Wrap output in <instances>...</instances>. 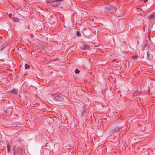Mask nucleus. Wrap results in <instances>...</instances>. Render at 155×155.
Instances as JSON below:
<instances>
[{
	"instance_id": "f257e3e1",
	"label": "nucleus",
	"mask_w": 155,
	"mask_h": 155,
	"mask_svg": "<svg viewBox=\"0 0 155 155\" xmlns=\"http://www.w3.org/2000/svg\"><path fill=\"white\" fill-rule=\"evenodd\" d=\"M63 0H47V3L48 4H49L52 6L56 7L58 6L60 4V2Z\"/></svg>"
},
{
	"instance_id": "f03ea898",
	"label": "nucleus",
	"mask_w": 155,
	"mask_h": 155,
	"mask_svg": "<svg viewBox=\"0 0 155 155\" xmlns=\"http://www.w3.org/2000/svg\"><path fill=\"white\" fill-rule=\"evenodd\" d=\"M53 98L54 100L58 101H62L64 100V98L60 94L54 95Z\"/></svg>"
},
{
	"instance_id": "7ed1b4c3",
	"label": "nucleus",
	"mask_w": 155,
	"mask_h": 155,
	"mask_svg": "<svg viewBox=\"0 0 155 155\" xmlns=\"http://www.w3.org/2000/svg\"><path fill=\"white\" fill-rule=\"evenodd\" d=\"M107 9L110 12L112 13L115 12L117 8L114 6H110L107 7Z\"/></svg>"
},
{
	"instance_id": "20e7f679",
	"label": "nucleus",
	"mask_w": 155,
	"mask_h": 155,
	"mask_svg": "<svg viewBox=\"0 0 155 155\" xmlns=\"http://www.w3.org/2000/svg\"><path fill=\"white\" fill-rule=\"evenodd\" d=\"M152 54L153 52L151 51H148L147 52V55L148 57L150 59H152L153 58Z\"/></svg>"
},
{
	"instance_id": "39448f33",
	"label": "nucleus",
	"mask_w": 155,
	"mask_h": 155,
	"mask_svg": "<svg viewBox=\"0 0 155 155\" xmlns=\"http://www.w3.org/2000/svg\"><path fill=\"white\" fill-rule=\"evenodd\" d=\"M81 48L82 49L84 50L86 49L89 50L90 48V47L88 45H84L83 46H82Z\"/></svg>"
},
{
	"instance_id": "423d86ee",
	"label": "nucleus",
	"mask_w": 155,
	"mask_h": 155,
	"mask_svg": "<svg viewBox=\"0 0 155 155\" xmlns=\"http://www.w3.org/2000/svg\"><path fill=\"white\" fill-rule=\"evenodd\" d=\"M138 56V55L135 54L132 56V59L134 61H136L137 60Z\"/></svg>"
},
{
	"instance_id": "0eeeda50",
	"label": "nucleus",
	"mask_w": 155,
	"mask_h": 155,
	"mask_svg": "<svg viewBox=\"0 0 155 155\" xmlns=\"http://www.w3.org/2000/svg\"><path fill=\"white\" fill-rule=\"evenodd\" d=\"M11 92L12 93H13L14 94H17L18 93V91L16 90H12L11 91Z\"/></svg>"
},
{
	"instance_id": "6e6552de",
	"label": "nucleus",
	"mask_w": 155,
	"mask_h": 155,
	"mask_svg": "<svg viewBox=\"0 0 155 155\" xmlns=\"http://www.w3.org/2000/svg\"><path fill=\"white\" fill-rule=\"evenodd\" d=\"M13 20L15 22H18L19 21V19L16 17H14Z\"/></svg>"
},
{
	"instance_id": "1a4fd4ad",
	"label": "nucleus",
	"mask_w": 155,
	"mask_h": 155,
	"mask_svg": "<svg viewBox=\"0 0 155 155\" xmlns=\"http://www.w3.org/2000/svg\"><path fill=\"white\" fill-rule=\"evenodd\" d=\"M155 18V15H151L149 18V20L152 19L154 18Z\"/></svg>"
},
{
	"instance_id": "9d476101",
	"label": "nucleus",
	"mask_w": 155,
	"mask_h": 155,
	"mask_svg": "<svg viewBox=\"0 0 155 155\" xmlns=\"http://www.w3.org/2000/svg\"><path fill=\"white\" fill-rule=\"evenodd\" d=\"M119 130V129L117 128L113 129L112 130V131H113V132L114 133V132H117V131H118Z\"/></svg>"
},
{
	"instance_id": "9b49d317",
	"label": "nucleus",
	"mask_w": 155,
	"mask_h": 155,
	"mask_svg": "<svg viewBox=\"0 0 155 155\" xmlns=\"http://www.w3.org/2000/svg\"><path fill=\"white\" fill-rule=\"evenodd\" d=\"M25 68L26 69H28L30 68V66L27 64H25Z\"/></svg>"
},
{
	"instance_id": "f8f14e48",
	"label": "nucleus",
	"mask_w": 155,
	"mask_h": 155,
	"mask_svg": "<svg viewBox=\"0 0 155 155\" xmlns=\"http://www.w3.org/2000/svg\"><path fill=\"white\" fill-rule=\"evenodd\" d=\"M76 35L77 36L80 37L81 36V33L78 31L76 32Z\"/></svg>"
},
{
	"instance_id": "ddd939ff",
	"label": "nucleus",
	"mask_w": 155,
	"mask_h": 155,
	"mask_svg": "<svg viewBox=\"0 0 155 155\" xmlns=\"http://www.w3.org/2000/svg\"><path fill=\"white\" fill-rule=\"evenodd\" d=\"M80 71L78 69H76L75 71V73L76 74H78L79 73Z\"/></svg>"
},
{
	"instance_id": "4468645a",
	"label": "nucleus",
	"mask_w": 155,
	"mask_h": 155,
	"mask_svg": "<svg viewBox=\"0 0 155 155\" xmlns=\"http://www.w3.org/2000/svg\"><path fill=\"white\" fill-rule=\"evenodd\" d=\"M7 47V46L6 45H4L2 46V48L0 50V51H2V50L5 48H6V47Z\"/></svg>"
},
{
	"instance_id": "2eb2a0df",
	"label": "nucleus",
	"mask_w": 155,
	"mask_h": 155,
	"mask_svg": "<svg viewBox=\"0 0 155 155\" xmlns=\"http://www.w3.org/2000/svg\"><path fill=\"white\" fill-rule=\"evenodd\" d=\"M7 148L8 151L9 152L10 151V147L9 145H7Z\"/></svg>"
},
{
	"instance_id": "dca6fc26",
	"label": "nucleus",
	"mask_w": 155,
	"mask_h": 155,
	"mask_svg": "<svg viewBox=\"0 0 155 155\" xmlns=\"http://www.w3.org/2000/svg\"><path fill=\"white\" fill-rule=\"evenodd\" d=\"M137 92H135L133 94V96H137Z\"/></svg>"
},
{
	"instance_id": "f3484780",
	"label": "nucleus",
	"mask_w": 155,
	"mask_h": 155,
	"mask_svg": "<svg viewBox=\"0 0 155 155\" xmlns=\"http://www.w3.org/2000/svg\"><path fill=\"white\" fill-rule=\"evenodd\" d=\"M11 16H12V14L10 13L9 14V17L11 18Z\"/></svg>"
},
{
	"instance_id": "a211bd4d",
	"label": "nucleus",
	"mask_w": 155,
	"mask_h": 155,
	"mask_svg": "<svg viewBox=\"0 0 155 155\" xmlns=\"http://www.w3.org/2000/svg\"><path fill=\"white\" fill-rule=\"evenodd\" d=\"M148 0H144V2H146L148 1Z\"/></svg>"
},
{
	"instance_id": "6ab92c4d",
	"label": "nucleus",
	"mask_w": 155,
	"mask_h": 155,
	"mask_svg": "<svg viewBox=\"0 0 155 155\" xmlns=\"http://www.w3.org/2000/svg\"><path fill=\"white\" fill-rule=\"evenodd\" d=\"M148 37V38H149V39L150 40V36L149 35Z\"/></svg>"
}]
</instances>
